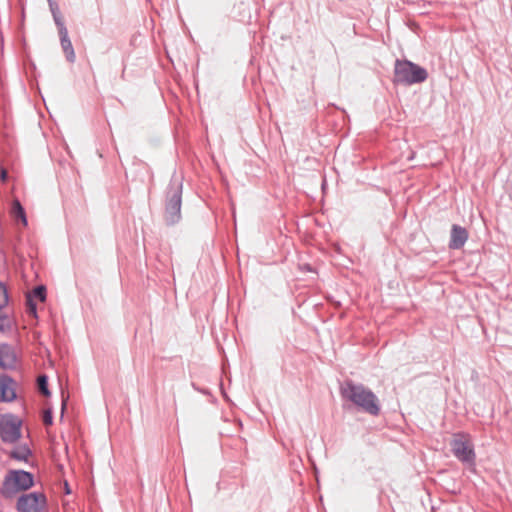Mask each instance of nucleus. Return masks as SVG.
Wrapping results in <instances>:
<instances>
[{"mask_svg": "<svg viewBox=\"0 0 512 512\" xmlns=\"http://www.w3.org/2000/svg\"><path fill=\"white\" fill-rule=\"evenodd\" d=\"M343 399L350 401L360 410L377 416L380 413V404L377 396L363 384L345 381L340 388Z\"/></svg>", "mask_w": 512, "mask_h": 512, "instance_id": "1", "label": "nucleus"}, {"mask_svg": "<svg viewBox=\"0 0 512 512\" xmlns=\"http://www.w3.org/2000/svg\"><path fill=\"white\" fill-rule=\"evenodd\" d=\"M34 485V477L24 470H10L1 485L0 493L5 498H11L21 491H26Z\"/></svg>", "mask_w": 512, "mask_h": 512, "instance_id": "2", "label": "nucleus"}, {"mask_svg": "<svg viewBox=\"0 0 512 512\" xmlns=\"http://www.w3.org/2000/svg\"><path fill=\"white\" fill-rule=\"evenodd\" d=\"M428 77L426 69L419 65L408 61L399 60L395 61L394 65V82L403 85H412L424 82Z\"/></svg>", "mask_w": 512, "mask_h": 512, "instance_id": "3", "label": "nucleus"}, {"mask_svg": "<svg viewBox=\"0 0 512 512\" xmlns=\"http://www.w3.org/2000/svg\"><path fill=\"white\" fill-rule=\"evenodd\" d=\"M182 180L173 176L167 192L165 218L169 224L176 223L181 216Z\"/></svg>", "mask_w": 512, "mask_h": 512, "instance_id": "4", "label": "nucleus"}, {"mask_svg": "<svg viewBox=\"0 0 512 512\" xmlns=\"http://www.w3.org/2000/svg\"><path fill=\"white\" fill-rule=\"evenodd\" d=\"M454 456L461 462L474 465L475 452L471 439L466 434H456L451 442Z\"/></svg>", "mask_w": 512, "mask_h": 512, "instance_id": "5", "label": "nucleus"}, {"mask_svg": "<svg viewBox=\"0 0 512 512\" xmlns=\"http://www.w3.org/2000/svg\"><path fill=\"white\" fill-rule=\"evenodd\" d=\"M21 421L14 415H0V438L3 442L14 443L21 437Z\"/></svg>", "mask_w": 512, "mask_h": 512, "instance_id": "6", "label": "nucleus"}, {"mask_svg": "<svg viewBox=\"0 0 512 512\" xmlns=\"http://www.w3.org/2000/svg\"><path fill=\"white\" fill-rule=\"evenodd\" d=\"M46 505V497L40 492L21 495L16 503L18 512H41Z\"/></svg>", "mask_w": 512, "mask_h": 512, "instance_id": "7", "label": "nucleus"}, {"mask_svg": "<svg viewBox=\"0 0 512 512\" xmlns=\"http://www.w3.org/2000/svg\"><path fill=\"white\" fill-rule=\"evenodd\" d=\"M17 354L15 349L8 345H0V366L5 370L15 369L17 366Z\"/></svg>", "mask_w": 512, "mask_h": 512, "instance_id": "8", "label": "nucleus"}, {"mask_svg": "<svg viewBox=\"0 0 512 512\" xmlns=\"http://www.w3.org/2000/svg\"><path fill=\"white\" fill-rule=\"evenodd\" d=\"M468 236V231L464 227L457 224H453L451 227L449 248H462L465 245L466 241L468 240Z\"/></svg>", "mask_w": 512, "mask_h": 512, "instance_id": "9", "label": "nucleus"}, {"mask_svg": "<svg viewBox=\"0 0 512 512\" xmlns=\"http://www.w3.org/2000/svg\"><path fill=\"white\" fill-rule=\"evenodd\" d=\"M15 382L8 376H0V402H10L16 398Z\"/></svg>", "mask_w": 512, "mask_h": 512, "instance_id": "10", "label": "nucleus"}, {"mask_svg": "<svg viewBox=\"0 0 512 512\" xmlns=\"http://www.w3.org/2000/svg\"><path fill=\"white\" fill-rule=\"evenodd\" d=\"M59 36L61 47L63 49V52L65 53L67 61H69L70 63H74L76 56L71 40L69 39L68 30L66 27H61V34H59Z\"/></svg>", "mask_w": 512, "mask_h": 512, "instance_id": "11", "label": "nucleus"}, {"mask_svg": "<svg viewBox=\"0 0 512 512\" xmlns=\"http://www.w3.org/2000/svg\"><path fill=\"white\" fill-rule=\"evenodd\" d=\"M31 451L27 445L16 447L10 452V457L19 461H27Z\"/></svg>", "mask_w": 512, "mask_h": 512, "instance_id": "12", "label": "nucleus"}, {"mask_svg": "<svg viewBox=\"0 0 512 512\" xmlns=\"http://www.w3.org/2000/svg\"><path fill=\"white\" fill-rule=\"evenodd\" d=\"M12 213L16 219H20L23 225H27L25 211L19 201H15L12 207Z\"/></svg>", "mask_w": 512, "mask_h": 512, "instance_id": "13", "label": "nucleus"}, {"mask_svg": "<svg viewBox=\"0 0 512 512\" xmlns=\"http://www.w3.org/2000/svg\"><path fill=\"white\" fill-rule=\"evenodd\" d=\"M29 295L32 298L35 297L43 302L46 299V289L44 286H38V287L34 288L32 293Z\"/></svg>", "mask_w": 512, "mask_h": 512, "instance_id": "14", "label": "nucleus"}, {"mask_svg": "<svg viewBox=\"0 0 512 512\" xmlns=\"http://www.w3.org/2000/svg\"><path fill=\"white\" fill-rule=\"evenodd\" d=\"M38 388L42 394L48 396L50 394L47 387V377L45 375H41L38 377Z\"/></svg>", "mask_w": 512, "mask_h": 512, "instance_id": "15", "label": "nucleus"}, {"mask_svg": "<svg viewBox=\"0 0 512 512\" xmlns=\"http://www.w3.org/2000/svg\"><path fill=\"white\" fill-rule=\"evenodd\" d=\"M8 303V292L6 286L0 282V309L4 308Z\"/></svg>", "mask_w": 512, "mask_h": 512, "instance_id": "16", "label": "nucleus"}, {"mask_svg": "<svg viewBox=\"0 0 512 512\" xmlns=\"http://www.w3.org/2000/svg\"><path fill=\"white\" fill-rule=\"evenodd\" d=\"M43 423L47 426L53 423L52 411L50 409L44 411Z\"/></svg>", "mask_w": 512, "mask_h": 512, "instance_id": "17", "label": "nucleus"}, {"mask_svg": "<svg viewBox=\"0 0 512 512\" xmlns=\"http://www.w3.org/2000/svg\"><path fill=\"white\" fill-rule=\"evenodd\" d=\"M27 307L29 313L36 315V304L34 303L32 297L30 295L27 296Z\"/></svg>", "mask_w": 512, "mask_h": 512, "instance_id": "18", "label": "nucleus"}, {"mask_svg": "<svg viewBox=\"0 0 512 512\" xmlns=\"http://www.w3.org/2000/svg\"><path fill=\"white\" fill-rule=\"evenodd\" d=\"M9 327V319L7 317L0 316V331H5Z\"/></svg>", "mask_w": 512, "mask_h": 512, "instance_id": "19", "label": "nucleus"}, {"mask_svg": "<svg viewBox=\"0 0 512 512\" xmlns=\"http://www.w3.org/2000/svg\"><path fill=\"white\" fill-rule=\"evenodd\" d=\"M55 23L58 27L59 34H61V27H66L59 16L54 15Z\"/></svg>", "mask_w": 512, "mask_h": 512, "instance_id": "20", "label": "nucleus"}, {"mask_svg": "<svg viewBox=\"0 0 512 512\" xmlns=\"http://www.w3.org/2000/svg\"><path fill=\"white\" fill-rule=\"evenodd\" d=\"M6 178H7V171H6V170H2V171H1V179H2L3 181H5V180H6Z\"/></svg>", "mask_w": 512, "mask_h": 512, "instance_id": "21", "label": "nucleus"}, {"mask_svg": "<svg viewBox=\"0 0 512 512\" xmlns=\"http://www.w3.org/2000/svg\"><path fill=\"white\" fill-rule=\"evenodd\" d=\"M413 158H414V153H412V155L409 157V160H411Z\"/></svg>", "mask_w": 512, "mask_h": 512, "instance_id": "22", "label": "nucleus"}]
</instances>
